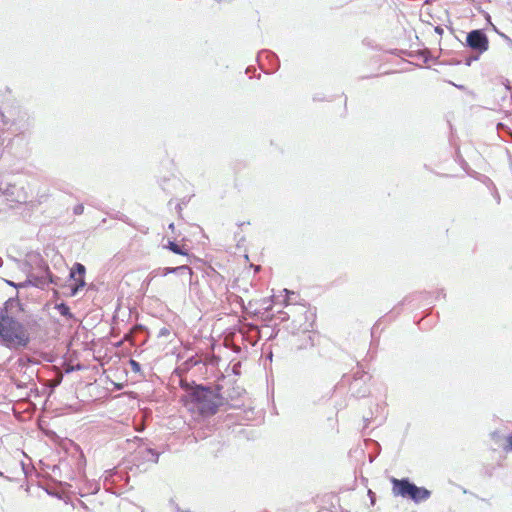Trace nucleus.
<instances>
[{"mask_svg": "<svg viewBox=\"0 0 512 512\" xmlns=\"http://www.w3.org/2000/svg\"><path fill=\"white\" fill-rule=\"evenodd\" d=\"M392 483V493L394 496L409 498L416 503L427 500L431 492L424 487H417L411 483L408 479H397L392 477L390 479Z\"/></svg>", "mask_w": 512, "mask_h": 512, "instance_id": "obj_3", "label": "nucleus"}, {"mask_svg": "<svg viewBox=\"0 0 512 512\" xmlns=\"http://www.w3.org/2000/svg\"><path fill=\"white\" fill-rule=\"evenodd\" d=\"M166 248L175 254L189 257L188 250L184 246H180L174 241H169Z\"/></svg>", "mask_w": 512, "mask_h": 512, "instance_id": "obj_5", "label": "nucleus"}, {"mask_svg": "<svg viewBox=\"0 0 512 512\" xmlns=\"http://www.w3.org/2000/svg\"><path fill=\"white\" fill-rule=\"evenodd\" d=\"M29 341V333L24 325L0 312V342L8 348H19L26 347Z\"/></svg>", "mask_w": 512, "mask_h": 512, "instance_id": "obj_1", "label": "nucleus"}, {"mask_svg": "<svg viewBox=\"0 0 512 512\" xmlns=\"http://www.w3.org/2000/svg\"><path fill=\"white\" fill-rule=\"evenodd\" d=\"M508 447L505 448L506 451L511 450L512 451V436H509L507 438Z\"/></svg>", "mask_w": 512, "mask_h": 512, "instance_id": "obj_10", "label": "nucleus"}, {"mask_svg": "<svg viewBox=\"0 0 512 512\" xmlns=\"http://www.w3.org/2000/svg\"><path fill=\"white\" fill-rule=\"evenodd\" d=\"M55 309L64 317L66 318H72L73 315L72 313L70 312V308L68 305H66L65 303H60V304H57L55 306Z\"/></svg>", "mask_w": 512, "mask_h": 512, "instance_id": "obj_7", "label": "nucleus"}, {"mask_svg": "<svg viewBox=\"0 0 512 512\" xmlns=\"http://www.w3.org/2000/svg\"><path fill=\"white\" fill-rule=\"evenodd\" d=\"M130 364L133 368L134 371H138L139 370V363L136 362L135 360H130Z\"/></svg>", "mask_w": 512, "mask_h": 512, "instance_id": "obj_9", "label": "nucleus"}, {"mask_svg": "<svg viewBox=\"0 0 512 512\" xmlns=\"http://www.w3.org/2000/svg\"><path fill=\"white\" fill-rule=\"evenodd\" d=\"M169 229H170L172 232H174V230H175V225H174V223H170V224H169Z\"/></svg>", "mask_w": 512, "mask_h": 512, "instance_id": "obj_12", "label": "nucleus"}, {"mask_svg": "<svg viewBox=\"0 0 512 512\" xmlns=\"http://www.w3.org/2000/svg\"><path fill=\"white\" fill-rule=\"evenodd\" d=\"M188 271L189 274H192V270L191 268L188 266V265H181V266H178V267H166L162 270V275L163 276H167L168 274H171V273H176L178 271Z\"/></svg>", "mask_w": 512, "mask_h": 512, "instance_id": "obj_6", "label": "nucleus"}, {"mask_svg": "<svg viewBox=\"0 0 512 512\" xmlns=\"http://www.w3.org/2000/svg\"><path fill=\"white\" fill-rule=\"evenodd\" d=\"M84 211V206L82 204H78L73 208V212L75 215H81Z\"/></svg>", "mask_w": 512, "mask_h": 512, "instance_id": "obj_8", "label": "nucleus"}, {"mask_svg": "<svg viewBox=\"0 0 512 512\" xmlns=\"http://www.w3.org/2000/svg\"><path fill=\"white\" fill-rule=\"evenodd\" d=\"M76 266H77V269H78L79 272L84 273L85 268H84V266L82 264L78 263V264H76Z\"/></svg>", "mask_w": 512, "mask_h": 512, "instance_id": "obj_11", "label": "nucleus"}, {"mask_svg": "<svg viewBox=\"0 0 512 512\" xmlns=\"http://www.w3.org/2000/svg\"><path fill=\"white\" fill-rule=\"evenodd\" d=\"M467 45L479 53H483L489 48V40L482 30H473L468 33L466 38Z\"/></svg>", "mask_w": 512, "mask_h": 512, "instance_id": "obj_4", "label": "nucleus"}, {"mask_svg": "<svg viewBox=\"0 0 512 512\" xmlns=\"http://www.w3.org/2000/svg\"><path fill=\"white\" fill-rule=\"evenodd\" d=\"M182 402L184 405H188V403L197 405L198 410L203 415H213L219 407L218 395L209 388L202 386L195 387L187 395L183 396Z\"/></svg>", "mask_w": 512, "mask_h": 512, "instance_id": "obj_2", "label": "nucleus"}]
</instances>
